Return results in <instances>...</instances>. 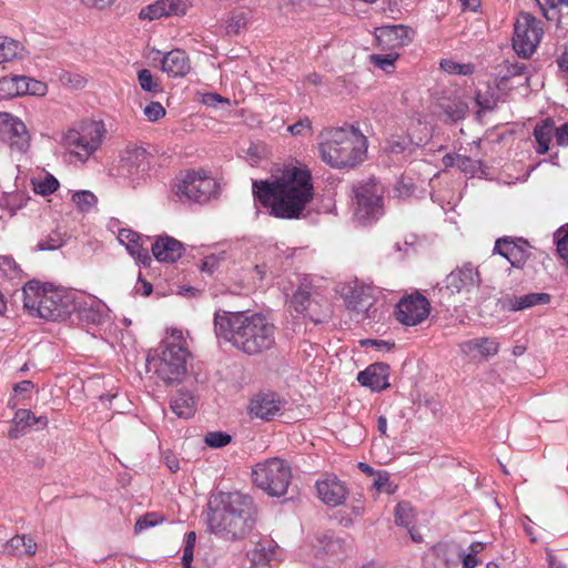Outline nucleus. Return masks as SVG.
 Returning <instances> with one entry per match:
<instances>
[{
    "label": "nucleus",
    "mask_w": 568,
    "mask_h": 568,
    "mask_svg": "<svg viewBox=\"0 0 568 568\" xmlns=\"http://www.w3.org/2000/svg\"><path fill=\"white\" fill-rule=\"evenodd\" d=\"M202 102L207 106H216L219 103L229 105L230 100L217 93H206L202 98Z\"/></svg>",
    "instance_id": "60"
},
{
    "label": "nucleus",
    "mask_w": 568,
    "mask_h": 568,
    "mask_svg": "<svg viewBox=\"0 0 568 568\" xmlns=\"http://www.w3.org/2000/svg\"><path fill=\"white\" fill-rule=\"evenodd\" d=\"M526 63L518 61H506L505 64L499 67V75L501 80H508L513 77L521 75L526 71Z\"/></svg>",
    "instance_id": "46"
},
{
    "label": "nucleus",
    "mask_w": 568,
    "mask_h": 568,
    "mask_svg": "<svg viewBox=\"0 0 568 568\" xmlns=\"http://www.w3.org/2000/svg\"><path fill=\"white\" fill-rule=\"evenodd\" d=\"M105 130L102 122L82 121L62 136L63 149L80 162H85L102 144Z\"/></svg>",
    "instance_id": "6"
},
{
    "label": "nucleus",
    "mask_w": 568,
    "mask_h": 568,
    "mask_svg": "<svg viewBox=\"0 0 568 568\" xmlns=\"http://www.w3.org/2000/svg\"><path fill=\"white\" fill-rule=\"evenodd\" d=\"M37 544L33 538L26 535H16L3 546V552L10 556H32L36 554Z\"/></svg>",
    "instance_id": "30"
},
{
    "label": "nucleus",
    "mask_w": 568,
    "mask_h": 568,
    "mask_svg": "<svg viewBox=\"0 0 568 568\" xmlns=\"http://www.w3.org/2000/svg\"><path fill=\"white\" fill-rule=\"evenodd\" d=\"M550 302L548 293H528L525 295H513L506 300L508 311L518 312L537 305H545Z\"/></svg>",
    "instance_id": "27"
},
{
    "label": "nucleus",
    "mask_w": 568,
    "mask_h": 568,
    "mask_svg": "<svg viewBox=\"0 0 568 568\" xmlns=\"http://www.w3.org/2000/svg\"><path fill=\"white\" fill-rule=\"evenodd\" d=\"M63 243L61 235L57 232L49 235L45 241H40L38 247L41 251H52L59 248Z\"/></svg>",
    "instance_id": "56"
},
{
    "label": "nucleus",
    "mask_w": 568,
    "mask_h": 568,
    "mask_svg": "<svg viewBox=\"0 0 568 568\" xmlns=\"http://www.w3.org/2000/svg\"><path fill=\"white\" fill-rule=\"evenodd\" d=\"M443 162L446 166H455L470 176H474L480 168L479 161L462 154H446Z\"/></svg>",
    "instance_id": "34"
},
{
    "label": "nucleus",
    "mask_w": 568,
    "mask_h": 568,
    "mask_svg": "<svg viewBox=\"0 0 568 568\" xmlns=\"http://www.w3.org/2000/svg\"><path fill=\"white\" fill-rule=\"evenodd\" d=\"M251 11L248 9L240 8L233 10L226 20V31L229 34H239L244 30L250 21Z\"/></svg>",
    "instance_id": "37"
},
{
    "label": "nucleus",
    "mask_w": 568,
    "mask_h": 568,
    "mask_svg": "<svg viewBox=\"0 0 568 568\" xmlns=\"http://www.w3.org/2000/svg\"><path fill=\"white\" fill-rule=\"evenodd\" d=\"M556 62L561 78L568 83V47L557 55Z\"/></svg>",
    "instance_id": "58"
},
{
    "label": "nucleus",
    "mask_w": 568,
    "mask_h": 568,
    "mask_svg": "<svg viewBox=\"0 0 568 568\" xmlns=\"http://www.w3.org/2000/svg\"><path fill=\"white\" fill-rule=\"evenodd\" d=\"M375 298L372 294L371 287H365L363 285H356L346 296V306L349 311L355 312L357 315L364 318H371L372 308L374 306Z\"/></svg>",
    "instance_id": "19"
},
{
    "label": "nucleus",
    "mask_w": 568,
    "mask_h": 568,
    "mask_svg": "<svg viewBox=\"0 0 568 568\" xmlns=\"http://www.w3.org/2000/svg\"><path fill=\"white\" fill-rule=\"evenodd\" d=\"M24 47L17 40L9 37H0V64L21 59Z\"/></svg>",
    "instance_id": "35"
},
{
    "label": "nucleus",
    "mask_w": 568,
    "mask_h": 568,
    "mask_svg": "<svg viewBox=\"0 0 568 568\" xmlns=\"http://www.w3.org/2000/svg\"><path fill=\"white\" fill-rule=\"evenodd\" d=\"M555 240L557 245V252L561 260L566 263L568 266V232L565 231H557L555 233Z\"/></svg>",
    "instance_id": "53"
},
{
    "label": "nucleus",
    "mask_w": 568,
    "mask_h": 568,
    "mask_svg": "<svg viewBox=\"0 0 568 568\" xmlns=\"http://www.w3.org/2000/svg\"><path fill=\"white\" fill-rule=\"evenodd\" d=\"M316 304L311 298L308 292L304 290L296 291L291 300V306L295 310L296 313L304 314L310 317L314 323H321L323 320L321 317L315 316L313 311V306Z\"/></svg>",
    "instance_id": "32"
},
{
    "label": "nucleus",
    "mask_w": 568,
    "mask_h": 568,
    "mask_svg": "<svg viewBox=\"0 0 568 568\" xmlns=\"http://www.w3.org/2000/svg\"><path fill=\"white\" fill-rule=\"evenodd\" d=\"M440 69L448 74L468 75L474 72V67L469 63H459L452 59H443L439 63Z\"/></svg>",
    "instance_id": "44"
},
{
    "label": "nucleus",
    "mask_w": 568,
    "mask_h": 568,
    "mask_svg": "<svg viewBox=\"0 0 568 568\" xmlns=\"http://www.w3.org/2000/svg\"><path fill=\"white\" fill-rule=\"evenodd\" d=\"M430 312L428 300L420 293L403 297L395 311L396 320L406 325L415 326L427 318Z\"/></svg>",
    "instance_id": "12"
},
{
    "label": "nucleus",
    "mask_w": 568,
    "mask_h": 568,
    "mask_svg": "<svg viewBox=\"0 0 568 568\" xmlns=\"http://www.w3.org/2000/svg\"><path fill=\"white\" fill-rule=\"evenodd\" d=\"M73 312L87 325H101L108 317L109 308L101 300L94 296L78 297L75 295Z\"/></svg>",
    "instance_id": "17"
},
{
    "label": "nucleus",
    "mask_w": 568,
    "mask_h": 568,
    "mask_svg": "<svg viewBox=\"0 0 568 568\" xmlns=\"http://www.w3.org/2000/svg\"><path fill=\"white\" fill-rule=\"evenodd\" d=\"M547 20H559V8L568 6V0H536Z\"/></svg>",
    "instance_id": "40"
},
{
    "label": "nucleus",
    "mask_w": 568,
    "mask_h": 568,
    "mask_svg": "<svg viewBox=\"0 0 568 568\" xmlns=\"http://www.w3.org/2000/svg\"><path fill=\"white\" fill-rule=\"evenodd\" d=\"M118 240L121 244L125 245L130 255H132L139 263L149 265L151 256L148 248L143 247L141 236L129 229H121L118 234Z\"/></svg>",
    "instance_id": "24"
},
{
    "label": "nucleus",
    "mask_w": 568,
    "mask_h": 568,
    "mask_svg": "<svg viewBox=\"0 0 568 568\" xmlns=\"http://www.w3.org/2000/svg\"><path fill=\"white\" fill-rule=\"evenodd\" d=\"M170 407L178 417L187 419L195 414L196 403L190 393L178 392L171 399Z\"/></svg>",
    "instance_id": "31"
},
{
    "label": "nucleus",
    "mask_w": 568,
    "mask_h": 568,
    "mask_svg": "<svg viewBox=\"0 0 568 568\" xmlns=\"http://www.w3.org/2000/svg\"><path fill=\"white\" fill-rule=\"evenodd\" d=\"M151 250L158 261L166 263L175 262L184 252L183 244L169 235L159 236L152 244Z\"/></svg>",
    "instance_id": "22"
},
{
    "label": "nucleus",
    "mask_w": 568,
    "mask_h": 568,
    "mask_svg": "<svg viewBox=\"0 0 568 568\" xmlns=\"http://www.w3.org/2000/svg\"><path fill=\"white\" fill-rule=\"evenodd\" d=\"M355 195L354 215L362 224L375 222L384 214L382 189L377 183L367 182L358 185Z\"/></svg>",
    "instance_id": "11"
},
{
    "label": "nucleus",
    "mask_w": 568,
    "mask_h": 568,
    "mask_svg": "<svg viewBox=\"0 0 568 568\" xmlns=\"http://www.w3.org/2000/svg\"><path fill=\"white\" fill-rule=\"evenodd\" d=\"M556 142L560 146H568V123L556 128Z\"/></svg>",
    "instance_id": "64"
},
{
    "label": "nucleus",
    "mask_w": 568,
    "mask_h": 568,
    "mask_svg": "<svg viewBox=\"0 0 568 568\" xmlns=\"http://www.w3.org/2000/svg\"><path fill=\"white\" fill-rule=\"evenodd\" d=\"M398 57V53L390 51L386 54H372L369 55V60L374 67L383 70L386 73H392L395 69V62Z\"/></svg>",
    "instance_id": "41"
},
{
    "label": "nucleus",
    "mask_w": 568,
    "mask_h": 568,
    "mask_svg": "<svg viewBox=\"0 0 568 568\" xmlns=\"http://www.w3.org/2000/svg\"><path fill=\"white\" fill-rule=\"evenodd\" d=\"M275 551V546L272 540H261L255 547L247 552V557L253 566L265 565L268 562Z\"/></svg>",
    "instance_id": "36"
},
{
    "label": "nucleus",
    "mask_w": 568,
    "mask_h": 568,
    "mask_svg": "<svg viewBox=\"0 0 568 568\" xmlns=\"http://www.w3.org/2000/svg\"><path fill=\"white\" fill-rule=\"evenodd\" d=\"M22 277V270L16 260L9 255L0 256V278L3 281H14Z\"/></svg>",
    "instance_id": "38"
},
{
    "label": "nucleus",
    "mask_w": 568,
    "mask_h": 568,
    "mask_svg": "<svg viewBox=\"0 0 568 568\" xmlns=\"http://www.w3.org/2000/svg\"><path fill=\"white\" fill-rule=\"evenodd\" d=\"M412 29L403 24L383 26L375 31L378 47L392 52L409 44L412 42Z\"/></svg>",
    "instance_id": "18"
},
{
    "label": "nucleus",
    "mask_w": 568,
    "mask_h": 568,
    "mask_svg": "<svg viewBox=\"0 0 568 568\" xmlns=\"http://www.w3.org/2000/svg\"><path fill=\"white\" fill-rule=\"evenodd\" d=\"M457 559H462L463 561V568H475L479 561L477 560L476 556L474 554L465 552L464 550L459 549L456 554Z\"/></svg>",
    "instance_id": "61"
},
{
    "label": "nucleus",
    "mask_w": 568,
    "mask_h": 568,
    "mask_svg": "<svg viewBox=\"0 0 568 568\" xmlns=\"http://www.w3.org/2000/svg\"><path fill=\"white\" fill-rule=\"evenodd\" d=\"M216 181L204 172L187 171L176 179L172 192L182 203H204L216 193Z\"/></svg>",
    "instance_id": "9"
},
{
    "label": "nucleus",
    "mask_w": 568,
    "mask_h": 568,
    "mask_svg": "<svg viewBox=\"0 0 568 568\" xmlns=\"http://www.w3.org/2000/svg\"><path fill=\"white\" fill-rule=\"evenodd\" d=\"M144 115L148 118L149 121H158L159 119L163 118L165 115V109L162 106L160 102H150L144 108Z\"/></svg>",
    "instance_id": "55"
},
{
    "label": "nucleus",
    "mask_w": 568,
    "mask_h": 568,
    "mask_svg": "<svg viewBox=\"0 0 568 568\" xmlns=\"http://www.w3.org/2000/svg\"><path fill=\"white\" fill-rule=\"evenodd\" d=\"M288 131L293 135H305L312 132V122L308 118L301 119L296 123L290 125Z\"/></svg>",
    "instance_id": "57"
},
{
    "label": "nucleus",
    "mask_w": 568,
    "mask_h": 568,
    "mask_svg": "<svg viewBox=\"0 0 568 568\" xmlns=\"http://www.w3.org/2000/svg\"><path fill=\"white\" fill-rule=\"evenodd\" d=\"M165 517L160 513H146L145 515L138 518V520L134 524V532L141 534L148 528L155 527L156 525H160L164 523Z\"/></svg>",
    "instance_id": "42"
},
{
    "label": "nucleus",
    "mask_w": 568,
    "mask_h": 568,
    "mask_svg": "<svg viewBox=\"0 0 568 568\" xmlns=\"http://www.w3.org/2000/svg\"><path fill=\"white\" fill-rule=\"evenodd\" d=\"M534 136L538 144L537 153L546 154L552 138H556V128L552 119L547 118L538 122L534 129Z\"/></svg>",
    "instance_id": "29"
},
{
    "label": "nucleus",
    "mask_w": 568,
    "mask_h": 568,
    "mask_svg": "<svg viewBox=\"0 0 568 568\" xmlns=\"http://www.w3.org/2000/svg\"><path fill=\"white\" fill-rule=\"evenodd\" d=\"M321 138V159L332 168H353L366 158L367 139L355 126L331 128Z\"/></svg>",
    "instance_id": "4"
},
{
    "label": "nucleus",
    "mask_w": 568,
    "mask_h": 568,
    "mask_svg": "<svg viewBox=\"0 0 568 568\" xmlns=\"http://www.w3.org/2000/svg\"><path fill=\"white\" fill-rule=\"evenodd\" d=\"M213 323L217 338L248 356L263 354L275 345L276 326L262 313L217 311Z\"/></svg>",
    "instance_id": "2"
},
{
    "label": "nucleus",
    "mask_w": 568,
    "mask_h": 568,
    "mask_svg": "<svg viewBox=\"0 0 568 568\" xmlns=\"http://www.w3.org/2000/svg\"><path fill=\"white\" fill-rule=\"evenodd\" d=\"M410 142L404 136H392L387 140L385 150L392 154H402L409 148Z\"/></svg>",
    "instance_id": "51"
},
{
    "label": "nucleus",
    "mask_w": 568,
    "mask_h": 568,
    "mask_svg": "<svg viewBox=\"0 0 568 568\" xmlns=\"http://www.w3.org/2000/svg\"><path fill=\"white\" fill-rule=\"evenodd\" d=\"M388 371L389 367L386 364H373L358 373L357 381L361 385L369 387L372 390H382L389 385Z\"/></svg>",
    "instance_id": "23"
},
{
    "label": "nucleus",
    "mask_w": 568,
    "mask_h": 568,
    "mask_svg": "<svg viewBox=\"0 0 568 568\" xmlns=\"http://www.w3.org/2000/svg\"><path fill=\"white\" fill-rule=\"evenodd\" d=\"M481 282L478 270L471 263H464L462 266L453 270L445 278L444 287L440 291L448 295L468 292L478 286Z\"/></svg>",
    "instance_id": "14"
},
{
    "label": "nucleus",
    "mask_w": 568,
    "mask_h": 568,
    "mask_svg": "<svg viewBox=\"0 0 568 568\" xmlns=\"http://www.w3.org/2000/svg\"><path fill=\"white\" fill-rule=\"evenodd\" d=\"M121 165L129 174L144 171L148 166V152L141 146H129L125 149Z\"/></svg>",
    "instance_id": "26"
},
{
    "label": "nucleus",
    "mask_w": 568,
    "mask_h": 568,
    "mask_svg": "<svg viewBox=\"0 0 568 568\" xmlns=\"http://www.w3.org/2000/svg\"><path fill=\"white\" fill-rule=\"evenodd\" d=\"M253 194L271 215L298 219L314 196L312 176L307 169L286 168L273 182L254 181Z\"/></svg>",
    "instance_id": "1"
},
{
    "label": "nucleus",
    "mask_w": 568,
    "mask_h": 568,
    "mask_svg": "<svg viewBox=\"0 0 568 568\" xmlns=\"http://www.w3.org/2000/svg\"><path fill=\"white\" fill-rule=\"evenodd\" d=\"M34 191L41 195H49L57 191L59 181L53 175H47L43 180L33 183Z\"/></svg>",
    "instance_id": "49"
},
{
    "label": "nucleus",
    "mask_w": 568,
    "mask_h": 568,
    "mask_svg": "<svg viewBox=\"0 0 568 568\" xmlns=\"http://www.w3.org/2000/svg\"><path fill=\"white\" fill-rule=\"evenodd\" d=\"M365 514V505L362 497L353 498L351 504V515L353 518L362 517Z\"/></svg>",
    "instance_id": "63"
},
{
    "label": "nucleus",
    "mask_w": 568,
    "mask_h": 568,
    "mask_svg": "<svg viewBox=\"0 0 568 568\" xmlns=\"http://www.w3.org/2000/svg\"><path fill=\"white\" fill-rule=\"evenodd\" d=\"M315 488L318 499L328 507L344 504L348 495L345 483L333 474H327L316 480Z\"/></svg>",
    "instance_id": "15"
},
{
    "label": "nucleus",
    "mask_w": 568,
    "mask_h": 568,
    "mask_svg": "<svg viewBox=\"0 0 568 568\" xmlns=\"http://www.w3.org/2000/svg\"><path fill=\"white\" fill-rule=\"evenodd\" d=\"M256 511L251 497L239 491L220 493L210 500L209 528L221 539L236 541L253 530Z\"/></svg>",
    "instance_id": "3"
},
{
    "label": "nucleus",
    "mask_w": 568,
    "mask_h": 568,
    "mask_svg": "<svg viewBox=\"0 0 568 568\" xmlns=\"http://www.w3.org/2000/svg\"><path fill=\"white\" fill-rule=\"evenodd\" d=\"M72 201L75 203L79 210L87 212L95 205L97 197L90 191H80L72 195Z\"/></svg>",
    "instance_id": "47"
},
{
    "label": "nucleus",
    "mask_w": 568,
    "mask_h": 568,
    "mask_svg": "<svg viewBox=\"0 0 568 568\" xmlns=\"http://www.w3.org/2000/svg\"><path fill=\"white\" fill-rule=\"evenodd\" d=\"M0 139L19 153L27 152L30 146V134L26 124L6 112H0Z\"/></svg>",
    "instance_id": "13"
},
{
    "label": "nucleus",
    "mask_w": 568,
    "mask_h": 568,
    "mask_svg": "<svg viewBox=\"0 0 568 568\" xmlns=\"http://www.w3.org/2000/svg\"><path fill=\"white\" fill-rule=\"evenodd\" d=\"M544 30L540 22L529 13H520L514 26L513 48L523 58L530 57L537 49Z\"/></svg>",
    "instance_id": "10"
},
{
    "label": "nucleus",
    "mask_w": 568,
    "mask_h": 568,
    "mask_svg": "<svg viewBox=\"0 0 568 568\" xmlns=\"http://www.w3.org/2000/svg\"><path fill=\"white\" fill-rule=\"evenodd\" d=\"M414 509L410 503L399 501L395 508V523L398 526L409 528L414 523Z\"/></svg>",
    "instance_id": "39"
},
{
    "label": "nucleus",
    "mask_w": 568,
    "mask_h": 568,
    "mask_svg": "<svg viewBox=\"0 0 568 568\" xmlns=\"http://www.w3.org/2000/svg\"><path fill=\"white\" fill-rule=\"evenodd\" d=\"M204 442L213 448H221L231 442V436L223 432H210L205 435Z\"/></svg>",
    "instance_id": "52"
},
{
    "label": "nucleus",
    "mask_w": 568,
    "mask_h": 568,
    "mask_svg": "<svg viewBox=\"0 0 568 568\" xmlns=\"http://www.w3.org/2000/svg\"><path fill=\"white\" fill-rule=\"evenodd\" d=\"M23 306L32 316L61 321L74 310L75 293L49 283L29 281L22 290Z\"/></svg>",
    "instance_id": "5"
},
{
    "label": "nucleus",
    "mask_w": 568,
    "mask_h": 568,
    "mask_svg": "<svg viewBox=\"0 0 568 568\" xmlns=\"http://www.w3.org/2000/svg\"><path fill=\"white\" fill-rule=\"evenodd\" d=\"M446 544H438L425 559V568H453L457 565V557Z\"/></svg>",
    "instance_id": "28"
},
{
    "label": "nucleus",
    "mask_w": 568,
    "mask_h": 568,
    "mask_svg": "<svg viewBox=\"0 0 568 568\" xmlns=\"http://www.w3.org/2000/svg\"><path fill=\"white\" fill-rule=\"evenodd\" d=\"M161 63L162 71L172 78L184 77L191 69L187 54L180 49L168 52Z\"/></svg>",
    "instance_id": "25"
},
{
    "label": "nucleus",
    "mask_w": 568,
    "mask_h": 568,
    "mask_svg": "<svg viewBox=\"0 0 568 568\" xmlns=\"http://www.w3.org/2000/svg\"><path fill=\"white\" fill-rule=\"evenodd\" d=\"M36 415L29 409H18L14 414L13 422L16 430L24 434L28 429L33 428Z\"/></svg>",
    "instance_id": "45"
},
{
    "label": "nucleus",
    "mask_w": 568,
    "mask_h": 568,
    "mask_svg": "<svg viewBox=\"0 0 568 568\" xmlns=\"http://www.w3.org/2000/svg\"><path fill=\"white\" fill-rule=\"evenodd\" d=\"M373 486L377 491H385L387 494H393L395 491V486L390 483L389 474L387 471H376L374 475Z\"/></svg>",
    "instance_id": "50"
},
{
    "label": "nucleus",
    "mask_w": 568,
    "mask_h": 568,
    "mask_svg": "<svg viewBox=\"0 0 568 568\" xmlns=\"http://www.w3.org/2000/svg\"><path fill=\"white\" fill-rule=\"evenodd\" d=\"M34 388V384L31 381H22L13 386L14 397L26 398V394L30 393Z\"/></svg>",
    "instance_id": "62"
},
{
    "label": "nucleus",
    "mask_w": 568,
    "mask_h": 568,
    "mask_svg": "<svg viewBox=\"0 0 568 568\" xmlns=\"http://www.w3.org/2000/svg\"><path fill=\"white\" fill-rule=\"evenodd\" d=\"M460 352L471 358H489L499 351V343L493 337H477L459 344Z\"/></svg>",
    "instance_id": "21"
},
{
    "label": "nucleus",
    "mask_w": 568,
    "mask_h": 568,
    "mask_svg": "<svg viewBox=\"0 0 568 568\" xmlns=\"http://www.w3.org/2000/svg\"><path fill=\"white\" fill-rule=\"evenodd\" d=\"M186 347L175 343L161 344L154 354L146 358L148 369L165 384L179 382L186 373Z\"/></svg>",
    "instance_id": "7"
},
{
    "label": "nucleus",
    "mask_w": 568,
    "mask_h": 568,
    "mask_svg": "<svg viewBox=\"0 0 568 568\" xmlns=\"http://www.w3.org/2000/svg\"><path fill=\"white\" fill-rule=\"evenodd\" d=\"M494 253L501 255L517 268H521L531 255L530 245L526 240L507 236L495 242Z\"/></svg>",
    "instance_id": "16"
},
{
    "label": "nucleus",
    "mask_w": 568,
    "mask_h": 568,
    "mask_svg": "<svg viewBox=\"0 0 568 568\" xmlns=\"http://www.w3.org/2000/svg\"><path fill=\"white\" fill-rule=\"evenodd\" d=\"M168 16L184 14L187 9V0H162Z\"/></svg>",
    "instance_id": "54"
},
{
    "label": "nucleus",
    "mask_w": 568,
    "mask_h": 568,
    "mask_svg": "<svg viewBox=\"0 0 568 568\" xmlns=\"http://www.w3.org/2000/svg\"><path fill=\"white\" fill-rule=\"evenodd\" d=\"M162 17H168L165 6H163L162 0H158L154 3L146 6L140 12V18L142 19L155 20Z\"/></svg>",
    "instance_id": "48"
},
{
    "label": "nucleus",
    "mask_w": 568,
    "mask_h": 568,
    "mask_svg": "<svg viewBox=\"0 0 568 568\" xmlns=\"http://www.w3.org/2000/svg\"><path fill=\"white\" fill-rule=\"evenodd\" d=\"M138 81L142 90L150 93H160L162 91L161 83L153 77L150 70L142 69L138 72Z\"/></svg>",
    "instance_id": "43"
},
{
    "label": "nucleus",
    "mask_w": 568,
    "mask_h": 568,
    "mask_svg": "<svg viewBox=\"0 0 568 568\" xmlns=\"http://www.w3.org/2000/svg\"><path fill=\"white\" fill-rule=\"evenodd\" d=\"M28 84L24 75L3 77L0 79V97L13 98L27 94Z\"/></svg>",
    "instance_id": "33"
},
{
    "label": "nucleus",
    "mask_w": 568,
    "mask_h": 568,
    "mask_svg": "<svg viewBox=\"0 0 568 568\" xmlns=\"http://www.w3.org/2000/svg\"><path fill=\"white\" fill-rule=\"evenodd\" d=\"M283 402L273 393H262L254 396L250 404V412L264 420L273 419L282 409Z\"/></svg>",
    "instance_id": "20"
},
{
    "label": "nucleus",
    "mask_w": 568,
    "mask_h": 568,
    "mask_svg": "<svg viewBox=\"0 0 568 568\" xmlns=\"http://www.w3.org/2000/svg\"><path fill=\"white\" fill-rule=\"evenodd\" d=\"M26 82L28 84L27 94H32V95H44L45 94V92H47L45 83L34 80V79H31V78H28V77H26Z\"/></svg>",
    "instance_id": "59"
},
{
    "label": "nucleus",
    "mask_w": 568,
    "mask_h": 568,
    "mask_svg": "<svg viewBox=\"0 0 568 568\" xmlns=\"http://www.w3.org/2000/svg\"><path fill=\"white\" fill-rule=\"evenodd\" d=\"M291 478L290 464L278 457L257 463L252 469L253 483L270 496H284L287 493Z\"/></svg>",
    "instance_id": "8"
}]
</instances>
